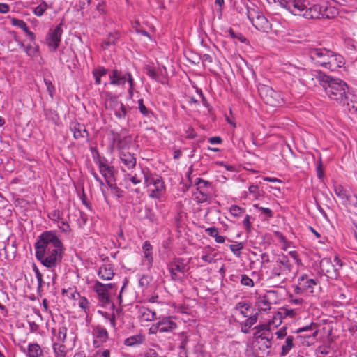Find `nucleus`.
I'll use <instances>...</instances> for the list:
<instances>
[{
    "mask_svg": "<svg viewBox=\"0 0 357 357\" xmlns=\"http://www.w3.org/2000/svg\"><path fill=\"white\" fill-rule=\"evenodd\" d=\"M114 286L112 283L103 284L98 280L94 282L93 289L96 292L98 301L102 305H107L111 302L109 290Z\"/></svg>",
    "mask_w": 357,
    "mask_h": 357,
    "instance_id": "2eb2a0df",
    "label": "nucleus"
},
{
    "mask_svg": "<svg viewBox=\"0 0 357 357\" xmlns=\"http://www.w3.org/2000/svg\"><path fill=\"white\" fill-rule=\"evenodd\" d=\"M334 191L335 195L342 200V204L347 207L357 206V196L351 194L349 190L345 189L342 185H335Z\"/></svg>",
    "mask_w": 357,
    "mask_h": 357,
    "instance_id": "dca6fc26",
    "label": "nucleus"
},
{
    "mask_svg": "<svg viewBox=\"0 0 357 357\" xmlns=\"http://www.w3.org/2000/svg\"><path fill=\"white\" fill-rule=\"evenodd\" d=\"M11 24L21 29L31 41L33 42L35 40V34L32 31H29L26 23L23 20L12 18Z\"/></svg>",
    "mask_w": 357,
    "mask_h": 357,
    "instance_id": "a878e982",
    "label": "nucleus"
},
{
    "mask_svg": "<svg viewBox=\"0 0 357 357\" xmlns=\"http://www.w3.org/2000/svg\"><path fill=\"white\" fill-rule=\"evenodd\" d=\"M146 172H145L143 169H141L139 173L132 174H127L125 176L124 181H125V187L127 189L130 188V184L128 182H131L133 185L139 184L142 179H144V176H146Z\"/></svg>",
    "mask_w": 357,
    "mask_h": 357,
    "instance_id": "5701e85b",
    "label": "nucleus"
},
{
    "mask_svg": "<svg viewBox=\"0 0 357 357\" xmlns=\"http://www.w3.org/2000/svg\"><path fill=\"white\" fill-rule=\"evenodd\" d=\"M107 184L111 189L112 194L116 195L117 197H121L123 196L122 190L117 187L115 183H112V181H110L109 183H107Z\"/></svg>",
    "mask_w": 357,
    "mask_h": 357,
    "instance_id": "6e6d98bb",
    "label": "nucleus"
},
{
    "mask_svg": "<svg viewBox=\"0 0 357 357\" xmlns=\"http://www.w3.org/2000/svg\"><path fill=\"white\" fill-rule=\"evenodd\" d=\"M17 346L26 357H43V351L37 343H29L26 349L21 344Z\"/></svg>",
    "mask_w": 357,
    "mask_h": 357,
    "instance_id": "aec40b11",
    "label": "nucleus"
},
{
    "mask_svg": "<svg viewBox=\"0 0 357 357\" xmlns=\"http://www.w3.org/2000/svg\"><path fill=\"white\" fill-rule=\"evenodd\" d=\"M70 128L75 139H84L88 137V132L84 125L79 123H74L71 125Z\"/></svg>",
    "mask_w": 357,
    "mask_h": 357,
    "instance_id": "c85d7f7f",
    "label": "nucleus"
},
{
    "mask_svg": "<svg viewBox=\"0 0 357 357\" xmlns=\"http://www.w3.org/2000/svg\"><path fill=\"white\" fill-rule=\"evenodd\" d=\"M275 335L277 336V338L279 340H282L284 337H287L288 336L287 333V328L282 327L280 328L276 331Z\"/></svg>",
    "mask_w": 357,
    "mask_h": 357,
    "instance_id": "69168bd1",
    "label": "nucleus"
},
{
    "mask_svg": "<svg viewBox=\"0 0 357 357\" xmlns=\"http://www.w3.org/2000/svg\"><path fill=\"white\" fill-rule=\"evenodd\" d=\"M119 38V33H110L107 40L105 41V47H107L111 45H114Z\"/></svg>",
    "mask_w": 357,
    "mask_h": 357,
    "instance_id": "8fccbe9b",
    "label": "nucleus"
},
{
    "mask_svg": "<svg viewBox=\"0 0 357 357\" xmlns=\"http://www.w3.org/2000/svg\"><path fill=\"white\" fill-rule=\"evenodd\" d=\"M36 257L47 268H54L61 261L63 245L53 231L43 232L34 245Z\"/></svg>",
    "mask_w": 357,
    "mask_h": 357,
    "instance_id": "f257e3e1",
    "label": "nucleus"
},
{
    "mask_svg": "<svg viewBox=\"0 0 357 357\" xmlns=\"http://www.w3.org/2000/svg\"><path fill=\"white\" fill-rule=\"evenodd\" d=\"M253 207L257 208L266 218H272L273 216V211L268 208L261 207L257 204H253Z\"/></svg>",
    "mask_w": 357,
    "mask_h": 357,
    "instance_id": "5fc2aeb1",
    "label": "nucleus"
},
{
    "mask_svg": "<svg viewBox=\"0 0 357 357\" xmlns=\"http://www.w3.org/2000/svg\"><path fill=\"white\" fill-rule=\"evenodd\" d=\"M158 326L160 333H169L175 330L177 325L170 317H164L159 321Z\"/></svg>",
    "mask_w": 357,
    "mask_h": 357,
    "instance_id": "cd10ccee",
    "label": "nucleus"
},
{
    "mask_svg": "<svg viewBox=\"0 0 357 357\" xmlns=\"http://www.w3.org/2000/svg\"><path fill=\"white\" fill-rule=\"evenodd\" d=\"M144 185L149 189V196L151 198L160 199L165 192V185L162 177L149 171L144 176Z\"/></svg>",
    "mask_w": 357,
    "mask_h": 357,
    "instance_id": "39448f33",
    "label": "nucleus"
},
{
    "mask_svg": "<svg viewBox=\"0 0 357 357\" xmlns=\"http://www.w3.org/2000/svg\"><path fill=\"white\" fill-rule=\"evenodd\" d=\"M78 306L84 312L86 317H88L91 308V305L89 300L84 296H79L78 300Z\"/></svg>",
    "mask_w": 357,
    "mask_h": 357,
    "instance_id": "ea45409f",
    "label": "nucleus"
},
{
    "mask_svg": "<svg viewBox=\"0 0 357 357\" xmlns=\"http://www.w3.org/2000/svg\"><path fill=\"white\" fill-rule=\"evenodd\" d=\"M282 315L278 313L273 319L272 321H269L266 324L258 325L255 327V332L254 338L259 342H263V346L266 349H269L272 346V340L273 339V333L271 332V325L274 324L275 327L278 326L282 323Z\"/></svg>",
    "mask_w": 357,
    "mask_h": 357,
    "instance_id": "7ed1b4c3",
    "label": "nucleus"
},
{
    "mask_svg": "<svg viewBox=\"0 0 357 357\" xmlns=\"http://www.w3.org/2000/svg\"><path fill=\"white\" fill-rule=\"evenodd\" d=\"M151 282V277L147 275H143L139 280V286L142 288H146Z\"/></svg>",
    "mask_w": 357,
    "mask_h": 357,
    "instance_id": "bf43d9fd",
    "label": "nucleus"
},
{
    "mask_svg": "<svg viewBox=\"0 0 357 357\" xmlns=\"http://www.w3.org/2000/svg\"><path fill=\"white\" fill-rule=\"evenodd\" d=\"M75 215L78 216L77 219V225L79 227H83L84 225H86L87 221H88V216L87 215L82 211L79 209H77L75 211Z\"/></svg>",
    "mask_w": 357,
    "mask_h": 357,
    "instance_id": "79ce46f5",
    "label": "nucleus"
},
{
    "mask_svg": "<svg viewBox=\"0 0 357 357\" xmlns=\"http://www.w3.org/2000/svg\"><path fill=\"white\" fill-rule=\"evenodd\" d=\"M119 158L121 163L125 166L127 169H132L136 166L137 159L134 154L126 152L121 151L119 153Z\"/></svg>",
    "mask_w": 357,
    "mask_h": 357,
    "instance_id": "b1692460",
    "label": "nucleus"
},
{
    "mask_svg": "<svg viewBox=\"0 0 357 357\" xmlns=\"http://www.w3.org/2000/svg\"><path fill=\"white\" fill-rule=\"evenodd\" d=\"M243 248H244V244L242 242L229 245V248H230L231 251L237 257H241V250L243 249Z\"/></svg>",
    "mask_w": 357,
    "mask_h": 357,
    "instance_id": "37998d69",
    "label": "nucleus"
},
{
    "mask_svg": "<svg viewBox=\"0 0 357 357\" xmlns=\"http://www.w3.org/2000/svg\"><path fill=\"white\" fill-rule=\"evenodd\" d=\"M279 5L294 15L303 17L307 2L302 0H278Z\"/></svg>",
    "mask_w": 357,
    "mask_h": 357,
    "instance_id": "f8f14e48",
    "label": "nucleus"
},
{
    "mask_svg": "<svg viewBox=\"0 0 357 357\" xmlns=\"http://www.w3.org/2000/svg\"><path fill=\"white\" fill-rule=\"evenodd\" d=\"M250 215H246L243 220V225L248 233H250L252 230V223L250 222Z\"/></svg>",
    "mask_w": 357,
    "mask_h": 357,
    "instance_id": "052dcab7",
    "label": "nucleus"
},
{
    "mask_svg": "<svg viewBox=\"0 0 357 357\" xmlns=\"http://www.w3.org/2000/svg\"><path fill=\"white\" fill-rule=\"evenodd\" d=\"M258 314L248 317L245 322L241 324V332L248 333L250 328L257 321Z\"/></svg>",
    "mask_w": 357,
    "mask_h": 357,
    "instance_id": "c9c22d12",
    "label": "nucleus"
},
{
    "mask_svg": "<svg viewBox=\"0 0 357 357\" xmlns=\"http://www.w3.org/2000/svg\"><path fill=\"white\" fill-rule=\"evenodd\" d=\"M292 271V264L285 255H282L275 261L270 275V278L284 284L288 280Z\"/></svg>",
    "mask_w": 357,
    "mask_h": 357,
    "instance_id": "20e7f679",
    "label": "nucleus"
},
{
    "mask_svg": "<svg viewBox=\"0 0 357 357\" xmlns=\"http://www.w3.org/2000/svg\"><path fill=\"white\" fill-rule=\"evenodd\" d=\"M235 310L238 311L244 317H248V311L251 308L250 304L247 301H241L236 303Z\"/></svg>",
    "mask_w": 357,
    "mask_h": 357,
    "instance_id": "a19ab883",
    "label": "nucleus"
},
{
    "mask_svg": "<svg viewBox=\"0 0 357 357\" xmlns=\"http://www.w3.org/2000/svg\"><path fill=\"white\" fill-rule=\"evenodd\" d=\"M61 215V213L59 210H53L48 214L49 218L56 222H59L62 218Z\"/></svg>",
    "mask_w": 357,
    "mask_h": 357,
    "instance_id": "13d9d810",
    "label": "nucleus"
},
{
    "mask_svg": "<svg viewBox=\"0 0 357 357\" xmlns=\"http://www.w3.org/2000/svg\"><path fill=\"white\" fill-rule=\"evenodd\" d=\"M260 93L261 96L264 95V101L271 105L275 106L284 102L281 96L269 86H264L261 89Z\"/></svg>",
    "mask_w": 357,
    "mask_h": 357,
    "instance_id": "a211bd4d",
    "label": "nucleus"
},
{
    "mask_svg": "<svg viewBox=\"0 0 357 357\" xmlns=\"http://www.w3.org/2000/svg\"><path fill=\"white\" fill-rule=\"evenodd\" d=\"M129 76H132L128 71L123 72L117 68L113 69L109 73V84L119 86L129 82Z\"/></svg>",
    "mask_w": 357,
    "mask_h": 357,
    "instance_id": "f3484780",
    "label": "nucleus"
},
{
    "mask_svg": "<svg viewBox=\"0 0 357 357\" xmlns=\"http://www.w3.org/2000/svg\"><path fill=\"white\" fill-rule=\"evenodd\" d=\"M91 8H94L99 15H103L107 13L105 1L104 0H88Z\"/></svg>",
    "mask_w": 357,
    "mask_h": 357,
    "instance_id": "72a5a7b5",
    "label": "nucleus"
},
{
    "mask_svg": "<svg viewBox=\"0 0 357 357\" xmlns=\"http://www.w3.org/2000/svg\"><path fill=\"white\" fill-rule=\"evenodd\" d=\"M331 50L324 47H312L308 50L310 59L317 66L325 68Z\"/></svg>",
    "mask_w": 357,
    "mask_h": 357,
    "instance_id": "ddd939ff",
    "label": "nucleus"
},
{
    "mask_svg": "<svg viewBox=\"0 0 357 357\" xmlns=\"http://www.w3.org/2000/svg\"><path fill=\"white\" fill-rule=\"evenodd\" d=\"M19 45L21 47H24V50H25L26 53L29 56H33L35 54V53L36 52V51H37V49L35 48L34 47H33L31 45H28L26 47L24 46L23 43H19Z\"/></svg>",
    "mask_w": 357,
    "mask_h": 357,
    "instance_id": "680f3d73",
    "label": "nucleus"
},
{
    "mask_svg": "<svg viewBox=\"0 0 357 357\" xmlns=\"http://www.w3.org/2000/svg\"><path fill=\"white\" fill-rule=\"evenodd\" d=\"M195 184L197 186L196 192H194L195 199L198 204L211 203V192L212 183L202 178H196Z\"/></svg>",
    "mask_w": 357,
    "mask_h": 357,
    "instance_id": "1a4fd4ad",
    "label": "nucleus"
},
{
    "mask_svg": "<svg viewBox=\"0 0 357 357\" xmlns=\"http://www.w3.org/2000/svg\"><path fill=\"white\" fill-rule=\"evenodd\" d=\"M317 79L331 100L338 105L345 104L348 98L349 86L344 81L322 73H319Z\"/></svg>",
    "mask_w": 357,
    "mask_h": 357,
    "instance_id": "f03ea898",
    "label": "nucleus"
},
{
    "mask_svg": "<svg viewBox=\"0 0 357 357\" xmlns=\"http://www.w3.org/2000/svg\"><path fill=\"white\" fill-rule=\"evenodd\" d=\"M294 337L292 335H288L284 344L282 345V351L280 353V355L282 356H286L294 347Z\"/></svg>",
    "mask_w": 357,
    "mask_h": 357,
    "instance_id": "e433bc0d",
    "label": "nucleus"
},
{
    "mask_svg": "<svg viewBox=\"0 0 357 357\" xmlns=\"http://www.w3.org/2000/svg\"><path fill=\"white\" fill-rule=\"evenodd\" d=\"M328 56V60H327L325 68L335 70L336 68H341L344 65V59L342 55L331 51V54Z\"/></svg>",
    "mask_w": 357,
    "mask_h": 357,
    "instance_id": "4be33fe9",
    "label": "nucleus"
},
{
    "mask_svg": "<svg viewBox=\"0 0 357 357\" xmlns=\"http://www.w3.org/2000/svg\"><path fill=\"white\" fill-rule=\"evenodd\" d=\"M93 335L101 343L106 342L109 339V333L107 329L100 325L95 326L93 328Z\"/></svg>",
    "mask_w": 357,
    "mask_h": 357,
    "instance_id": "c756f323",
    "label": "nucleus"
},
{
    "mask_svg": "<svg viewBox=\"0 0 357 357\" xmlns=\"http://www.w3.org/2000/svg\"><path fill=\"white\" fill-rule=\"evenodd\" d=\"M106 97V107L113 112L116 119L119 120L125 119L128 111L123 103L119 100L116 96L110 93H107Z\"/></svg>",
    "mask_w": 357,
    "mask_h": 357,
    "instance_id": "9d476101",
    "label": "nucleus"
},
{
    "mask_svg": "<svg viewBox=\"0 0 357 357\" xmlns=\"http://www.w3.org/2000/svg\"><path fill=\"white\" fill-rule=\"evenodd\" d=\"M138 102V109L141 114L144 116H149L151 114V111L148 109L144 104V100L142 98H140L137 101Z\"/></svg>",
    "mask_w": 357,
    "mask_h": 357,
    "instance_id": "09e8293b",
    "label": "nucleus"
},
{
    "mask_svg": "<svg viewBox=\"0 0 357 357\" xmlns=\"http://www.w3.org/2000/svg\"><path fill=\"white\" fill-rule=\"evenodd\" d=\"M248 191L253 195L255 199H259L263 196L264 192L259 190V188L257 185H251L248 188Z\"/></svg>",
    "mask_w": 357,
    "mask_h": 357,
    "instance_id": "a18cd8bd",
    "label": "nucleus"
},
{
    "mask_svg": "<svg viewBox=\"0 0 357 357\" xmlns=\"http://www.w3.org/2000/svg\"><path fill=\"white\" fill-rule=\"evenodd\" d=\"M316 172L317 176L319 179H322L324 177V172L323 168V163L321 158L319 157L316 165Z\"/></svg>",
    "mask_w": 357,
    "mask_h": 357,
    "instance_id": "603ef678",
    "label": "nucleus"
},
{
    "mask_svg": "<svg viewBox=\"0 0 357 357\" xmlns=\"http://www.w3.org/2000/svg\"><path fill=\"white\" fill-rule=\"evenodd\" d=\"M62 25V23H60L54 29H50L46 36V43L52 52H55L60 45L63 34Z\"/></svg>",
    "mask_w": 357,
    "mask_h": 357,
    "instance_id": "4468645a",
    "label": "nucleus"
},
{
    "mask_svg": "<svg viewBox=\"0 0 357 357\" xmlns=\"http://www.w3.org/2000/svg\"><path fill=\"white\" fill-rule=\"evenodd\" d=\"M100 174L105 178L107 183L112 181L114 177V167L112 165H106L99 169Z\"/></svg>",
    "mask_w": 357,
    "mask_h": 357,
    "instance_id": "58836bf2",
    "label": "nucleus"
},
{
    "mask_svg": "<svg viewBox=\"0 0 357 357\" xmlns=\"http://www.w3.org/2000/svg\"><path fill=\"white\" fill-rule=\"evenodd\" d=\"M145 340V335L142 334H137L125 339L124 344L127 347H135L143 344Z\"/></svg>",
    "mask_w": 357,
    "mask_h": 357,
    "instance_id": "7c9ffc66",
    "label": "nucleus"
},
{
    "mask_svg": "<svg viewBox=\"0 0 357 357\" xmlns=\"http://www.w3.org/2000/svg\"><path fill=\"white\" fill-rule=\"evenodd\" d=\"M247 16L257 30L266 33H268L271 30V23L261 12L255 8H248Z\"/></svg>",
    "mask_w": 357,
    "mask_h": 357,
    "instance_id": "6e6552de",
    "label": "nucleus"
},
{
    "mask_svg": "<svg viewBox=\"0 0 357 357\" xmlns=\"http://www.w3.org/2000/svg\"><path fill=\"white\" fill-rule=\"evenodd\" d=\"M241 284L243 286L252 287L255 285L254 281L247 275L243 274L241 275Z\"/></svg>",
    "mask_w": 357,
    "mask_h": 357,
    "instance_id": "864d4df0",
    "label": "nucleus"
},
{
    "mask_svg": "<svg viewBox=\"0 0 357 357\" xmlns=\"http://www.w3.org/2000/svg\"><path fill=\"white\" fill-rule=\"evenodd\" d=\"M139 317L145 321H151L156 319V313L148 307H141L138 311Z\"/></svg>",
    "mask_w": 357,
    "mask_h": 357,
    "instance_id": "2f4dec72",
    "label": "nucleus"
},
{
    "mask_svg": "<svg viewBox=\"0 0 357 357\" xmlns=\"http://www.w3.org/2000/svg\"><path fill=\"white\" fill-rule=\"evenodd\" d=\"M52 333L54 334L56 338V342L63 344L66 342L67 337V328L64 325L59 326L58 329L52 328Z\"/></svg>",
    "mask_w": 357,
    "mask_h": 357,
    "instance_id": "f704fd0d",
    "label": "nucleus"
},
{
    "mask_svg": "<svg viewBox=\"0 0 357 357\" xmlns=\"http://www.w3.org/2000/svg\"><path fill=\"white\" fill-rule=\"evenodd\" d=\"M152 250L153 247L149 241H145L142 245L144 256L142 260V265L146 267L147 270H150L153 266V259Z\"/></svg>",
    "mask_w": 357,
    "mask_h": 357,
    "instance_id": "412c9836",
    "label": "nucleus"
},
{
    "mask_svg": "<svg viewBox=\"0 0 357 357\" xmlns=\"http://www.w3.org/2000/svg\"><path fill=\"white\" fill-rule=\"evenodd\" d=\"M91 357H110V351L107 349H100Z\"/></svg>",
    "mask_w": 357,
    "mask_h": 357,
    "instance_id": "4d7b16f0",
    "label": "nucleus"
},
{
    "mask_svg": "<svg viewBox=\"0 0 357 357\" xmlns=\"http://www.w3.org/2000/svg\"><path fill=\"white\" fill-rule=\"evenodd\" d=\"M48 6L46 2L43 1L41 3L33 8V13L38 17L43 15L45 10L47 9Z\"/></svg>",
    "mask_w": 357,
    "mask_h": 357,
    "instance_id": "c03bdc74",
    "label": "nucleus"
},
{
    "mask_svg": "<svg viewBox=\"0 0 357 357\" xmlns=\"http://www.w3.org/2000/svg\"><path fill=\"white\" fill-rule=\"evenodd\" d=\"M124 131L121 133H116L114 135V142L118 149L122 150L127 147L131 141V137L127 135L123 134Z\"/></svg>",
    "mask_w": 357,
    "mask_h": 357,
    "instance_id": "bb28decb",
    "label": "nucleus"
},
{
    "mask_svg": "<svg viewBox=\"0 0 357 357\" xmlns=\"http://www.w3.org/2000/svg\"><path fill=\"white\" fill-rule=\"evenodd\" d=\"M342 265L341 259L337 255L333 259L329 257H324L320 261V270L327 278L337 280L340 276V271Z\"/></svg>",
    "mask_w": 357,
    "mask_h": 357,
    "instance_id": "423d86ee",
    "label": "nucleus"
},
{
    "mask_svg": "<svg viewBox=\"0 0 357 357\" xmlns=\"http://www.w3.org/2000/svg\"><path fill=\"white\" fill-rule=\"evenodd\" d=\"M319 285L318 278H312L308 275H301L298 279V284L296 287V292L302 294L304 292L313 294L314 289Z\"/></svg>",
    "mask_w": 357,
    "mask_h": 357,
    "instance_id": "9b49d317",
    "label": "nucleus"
},
{
    "mask_svg": "<svg viewBox=\"0 0 357 357\" xmlns=\"http://www.w3.org/2000/svg\"><path fill=\"white\" fill-rule=\"evenodd\" d=\"M328 9L325 8L323 10L322 7L318 4H314L312 6H308L307 3L303 17L305 19H319L321 17L329 18L330 15L328 13Z\"/></svg>",
    "mask_w": 357,
    "mask_h": 357,
    "instance_id": "6ab92c4d",
    "label": "nucleus"
},
{
    "mask_svg": "<svg viewBox=\"0 0 357 357\" xmlns=\"http://www.w3.org/2000/svg\"><path fill=\"white\" fill-rule=\"evenodd\" d=\"M52 349L54 357H66V347L64 343L53 342Z\"/></svg>",
    "mask_w": 357,
    "mask_h": 357,
    "instance_id": "4c0bfd02",
    "label": "nucleus"
},
{
    "mask_svg": "<svg viewBox=\"0 0 357 357\" xmlns=\"http://www.w3.org/2000/svg\"><path fill=\"white\" fill-rule=\"evenodd\" d=\"M45 84L47 86V90L49 92L50 95L52 97L53 92L54 91V86H53L52 82L49 79H44Z\"/></svg>",
    "mask_w": 357,
    "mask_h": 357,
    "instance_id": "774afa93",
    "label": "nucleus"
},
{
    "mask_svg": "<svg viewBox=\"0 0 357 357\" xmlns=\"http://www.w3.org/2000/svg\"><path fill=\"white\" fill-rule=\"evenodd\" d=\"M129 89L128 90L129 98H132L135 89V80L132 76H129Z\"/></svg>",
    "mask_w": 357,
    "mask_h": 357,
    "instance_id": "e2e57ef3",
    "label": "nucleus"
},
{
    "mask_svg": "<svg viewBox=\"0 0 357 357\" xmlns=\"http://www.w3.org/2000/svg\"><path fill=\"white\" fill-rule=\"evenodd\" d=\"M58 223V227L61 229V231L65 234H69L71 231L70 227L69 224L66 222L63 218H61Z\"/></svg>",
    "mask_w": 357,
    "mask_h": 357,
    "instance_id": "3c124183",
    "label": "nucleus"
},
{
    "mask_svg": "<svg viewBox=\"0 0 357 357\" xmlns=\"http://www.w3.org/2000/svg\"><path fill=\"white\" fill-rule=\"evenodd\" d=\"M229 212L234 217L238 218L245 213V209L234 204L229 208Z\"/></svg>",
    "mask_w": 357,
    "mask_h": 357,
    "instance_id": "49530a36",
    "label": "nucleus"
},
{
    "mask_svg": "<svg viewBox=\"0 0 357 357\" xmlns=\"http://www.w3.org/2000/svg\"><path fill=\"white\" fill-rule=\"evenodd\" d=\"M204 231L207 235L214 238L218 236V234H219L218 228L215 227H208L205 229Z\"/></svg>",
    "mask_w": 357,
    "mask_h": 357,
    "instance_id": "0e129e2a",
    "label": "nucleus"
},
{
    "mask_svg": "<svg viewBox=\"0 0 357 357\" xmlns=\"http://www.w3.org/2000/svg\"><path fill=\"white\" fill-rule=\"evenodd\" d=\"M167 269L170 274L171 280L176 282H183L185 273L188 271L187 265L181 258H174L167 264Z\"/></svg>",
    "mask_w": 357,
    "mask_h": 357,
    "instance_id": "0eeeda50",
    "label": "nucleus"
},
{
    "mask_svg": "<svg viewBox=\"0 0 357 357\" xmlns=\"http://www.w3.org/2000/svg\"><path fill=\"white\" fill-rule=\"evenodd\" d=\"M97 273L100 279L110 280L114 275V266L112 264H104L98 268Z\"/></svg>",
    "mask_w": 357,
    "mask_h": 357,
    "instance_id": "393cba45",
    "label": "nucleus"
},
{
    "mask_svg": "<svg viewBox=\"0 0 357 357\" xmlns=\"http://www.w3.org/2000/svg\"><path fill=\"white\" fill-rule=\"evenodd\" d=\"M94 73H96L99 77H103L106 75L108 73V70L104 67H98L93 70Z\"/></svg>",
    "mask_w": 357,
    "mask_h": 357,
    "instance_id": "338daca9",
    "label": "nucleus"
},
{
    "mask_svg": "<svg viewBox=\"0 0 357 357\" xmlns=\"http://www.w3.org/2000/svg\"><path fill=\"white\" fill-rule=\"evenodd\" d=\"M256 306L259 312H267L271 310V303L267 296H263L257 298Z\"/></svg>",
    "mask_w": 357,
    "mask_h": 357,
    "instance_id": "473e14b6",
    "label": "nucleus"
},
{
    "mask_svg": "<svg viewBox=\"0 0 357 357\" xmlns=\"http://www.w3.org/2000/svg\"><path fill=\"white\" fill-rule=\"evenodd\" d=\"M98 313H100L106 320H108L110 323V325L114 328H116V319H115V314L114 313L110 314L107 312H102L98 311Z\"/></svg>",
    "mask_w": 357,
    "mask_h": 357,
    "instance_id": "de8ad7c7",
    "label": "nucleus"
}]
</instances>
